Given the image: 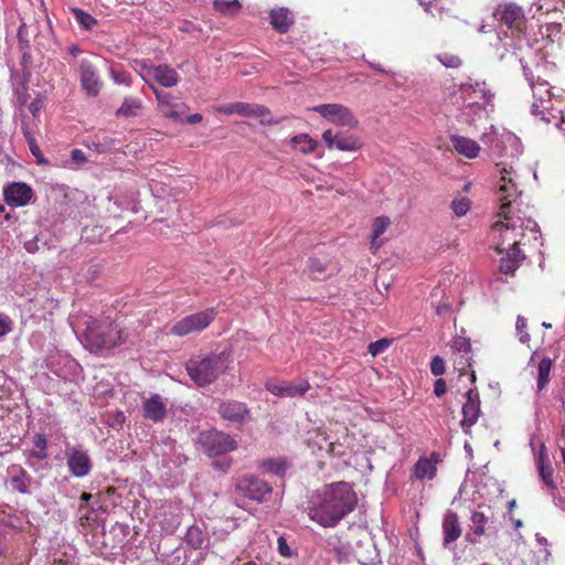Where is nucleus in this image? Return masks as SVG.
<instances>
[{
	"mask_svg": "<svg viewBox=\"0 0 565 565\" xmlns=\"http://www.w3.org/2000/svg\"><path fill=\"white\" fill-rule=\"evenodd\" d=\"M500 174L497 191L500 220L493 224L492 231L498 233L497 249L503 254L505 249L519 248L525 241L536 239L537 224L533 218L522 216L521 210L515 209L520 191L514 181L513 168L502 167Z\"/></svg>",
	"mask_w": 565,
	"mask_h": 565,
	"instance_id": "obj_1",
	"label": "nucleus"
},
{
	"mask_svg": "<svg viewBox=\"0 0 565 565\" xmlns=\"http://www.w3.org/2000/svg\"><path fill=\"white\" fill-rule=\"evenodd\" d=\"M356 504L358 497L352 486L340 481L315 491L306 510L311 521L322 527H334L355 509Z\"/></svg>",
	"mask_w": 565,
	"mask_h": 565,
	"instance_id": "obj_2",
	"label": "nucleus"
},
{
	"mask_svg": "<svg viewBox=\"0 0 565 565\" xmlns=\"http://www.w3.org/2000/svg\"><path fill=\"white\" fill-rule=\"evenodd\" d=\"M232 360L226 352H199L191 355L185 363V370L193 383L206 387L225 374Z\"/></svg>",
	"mask_w": 565,
	"mask_h": 565,
	"instance_id": "obj_3",
	"label": "nucleus"
},
{
	"mask_svg": "<svg viewBox=\"0 0 565 565\" xmlns=\"http://www.w3.org/2000/svg\"><path fill=\"white\" fill-rule=\"evenodd\" d=\"M127 339L128 333L109 319L95 320L85 331V342L90 352L115 348Z\"/></svg>",
	"mask_w": 565,
	"mask_h": 565,
	"instance_id": "obj_4",
	"label": "nucleus"
},
{
	"mask_svg": "<svg viewBox=\"0 0 565 565\" xmlns=\"http://www.w3.org/2000/svg\"><path fill=\"white\" fill-rule=\"evenodd\" d=\"M459 92L463 99L465 115L470 121L476 119L470 113L487 111L488 106L492 107L491 100L494 94L487 88L486 83H465L459 86Z\"/></svg>",
	"mask_w": 565,
	"mask_h": 565,
	"instance_id": "obj_5",
	"label": "nucleus"
},
{
	"mask_svg": "<svg viewBox=\"0 0 565 565\" xmlns=\"http://www.w3.org/2000/svg\"><path fill=\"white\" fill-rule=\"evenodd\" d=\"M198 441L209 457L221 456L237 448L233 437L214 428L200 433Z\"/></svg>",
	"mask_w": 565,
	"mask_h": 565,
	"instance_id": "obj_6",
	"label": "nucleus"
},
{
	"mask_svg": "<svg viewBox=\"0 0 565 565\" xmlns=\"http://www.w3.org/2000/svg\"><path fill=\"white\" fill-rule=\"evenodd\" d=\"M215 317L216 312L213 308L185 316L170 328L169 334L182 338L191 333L201 332L211 324Z\"/></svg>",
	"mask_w": 565,
	"mask_h": 565,
	"instance_id": "obj_7",
	"label": "nucleus"
},
{
	"mask_svg": "<svg viewBox=\"0 0 565 565\" xmlns=\"http://www.w3.org/2000/svg\"><path fill=\"white\" fill-rule=\"evenodd\" d=\"M235 487L242 495L257 502H264L273 492V488L268 482L253 475L238 478Z\"/></svg>",
	"mask_w": 565,
	"mask_h": 565,
	"instance_id": "obj_8",
	"label": "nucleus"
},
{
	"mask_svg": "<svg viewBox=\"0 0 565 565\" xmlns=\"http://www.w3.org/2000/svg\"><path fill=\"white\" fill-rule=\"evenodd\" d=\"M332 124L353 128L358 126V119L350 108L341 104H321L311 108Z\"/></svg>",
	"mask_w": 565,
	"mask_h": 565,
	"instance_id": "obj_9",
	"label": "nucleus"
},
{
	"mask_svg": "<svg viewBox=\"0 0 565 565\" xmlns=\"http://www.w3.org/2000/svg\"><path fill=\"white\" fill-rule=\"evenodd\" d=\"M150 87L156 95L158 108L166 118L177 121L180 120L182 114L189 110V106L179 97L172 96L170 93L159 90L153 85H150Z\"/></svg>",
	"mask_w": 565,
	"mask_h": 565,
	"instance_id": "obj_10",
	"label": "nucleus"
},
{
	"mask_svg": "<svg viewBox=\"0 0 565 565\" xmlns=\"http://www.w3.org/2000/svg\"><path fill=\"white\" fill-rule=\"evenodd\" d=\"M493 18L509 29L521 31L525 17L523 9L513 2L499 3L492 12Z\"/></svg>",
	"mask_w": 565,
	"mask_h": 565,
	"instance_id": "obj_11",
	"label": "nucleus"
},
{
	"mask_svg": "<svg viewBox=\"0 0 565 565\" xmlns=\"http://www.w3.org/2000/svg\"><path fill=\"white\" fill-rule=\"evenodd\" d=\"M66 463L72 476L84 478L93 469V461L86 450L79 446L68 447L65 451Z\"/></svg>",
	"mask_w": 565,
	"mask_h": 565,
	"instance_id": "obj_12",
	"label": "nucleus"
},
{
	"mask_svg": "<svg viewBox=\"0 0 565 565\" xmlns=\"http://www.w3.org/2000/svg\"><path fill=\"white\" fill-rule=\"evenodd\" d=\"M451 360L460 375L466 374L472 365V351L469 339L457 337L451 343Z\"/></svg>",
	"mask_w": 565,
	"mask_h": 565,
	"instance_id": "obj_13",
	"label": "nucleus"
},
{
	"mask_svg": "<svg viewBox=\"0 0 565 565\" xmlns=\"http://www.w3.org/2000/svg\"><path fill=\"white\" fill-rule=\"evenodd\" d=\"M4 202L11 207H22L30 203L34 192L25 182H11L2 190Z\"/></svg>",
	"mask_w": 565,
	"mask_h": 565,
	"instance_id": "obj_14",
	"label": "nucleus"
},
{
	"mask_svg": "<svg viewBox=\"0 0 565 565\" xmlns=\"http://www.w3.org/2000/svg\"><path fill=\"white\" fill-rule=\"evenodd\" d=\"M269 24L279 34H286L296 23V15L287 7H274L268 12Z\"/></svg>",
	"mask_w": 565,
	"mask_h": 565,
	"instance_id": "obj_15",
	"label": "nucleus"
},
{
	"mask_svg": "<svg viewBox=\"0 0 565 565\" xmlns=\"http://www.w3.org/2000/svg\"><path fill=\"white\" fill-rule=\"evenodd\" d=\"M79 77L83 89L89 96H96L100 90V81L93 63L84 58L79 64Z\"/></svg>",
	"mask_w": 565,
	"mask_h": 565,
	"instance_id": "obj_16",
	"label": "nucleus"
},
{
	"mask_svg": "<svg viewBox=\"0 0 565 565\" xmlns=\"http://www.w3.org/2000/svg\"><path fill=\"white\" fill-rule=\"evenodd\" d=\"M462 420L461 426L463 429L473 426L480 416V398L477 390L470 388L466 393V402L462 405Z\"/></svg>",
	"mask_w": 565,
	"mask_h": 565,
	"instance_id": "obj_17",
	"label": "nucleus"
},
{
	"mask_svg": "<svg viewBox=\"0 0 565 565\" xmlns=\"http://www.w3.org/2000/svg\"><path fill=\"white\" fill-rule=\"evenodd\" d=\"M440 461L438 452H431L429 457H420L413 468V477L417 480L434 479L437 475V463Z\"/></svg>",
	"mask_w": 565,
	"mask_h": 565,
	"instance_id": "obj_18",
	"label": "nucleus"
},
{
	"mask_svg": "<svg viewBox=\"0 0 565 565\" xmlns=\"http://www.w3.org/2000/svg\"><path fill=\"white\" fill-rule=\"evenodd\" d=\"M310 387L311 386L307 380H300L297 383L288 382L282 384H267L266 386L271 394L281 397L303 396Z\"/></svg>",
	"mask_w": 565,
	"mask_h": 565,
	"instance_id": "obj_19",
	"label": "nucleus"
},
{
	"mask_svg": "<svg viewBox=\"0 0 565 565\" xmlns=\"http://www.w3.org/2000/svg\"><path fill=\"white\" fill-rule=\"evenodd\" d=\"M142 411L143 416L153 423H160L167 416V405L159 394H153L146 399L142 405Z\"/></svg>",
	"mask_w": 565,
	"mask_h": 565,
	"instance_id": "obj_20",
	"label": "nucleus"
},
{
	"mask_svg": "<svg viewBox=\"0 0 565 565\" xmlns=\"http://www.w3.org/2000/svg\"><path fill=\"white\" fill-rule=\"evenodd\" d=\"M218 414L226 420L243 423L249 414V409L244 403L226 401L218 405Z\"/></svg>",
	"mask_w": 565,
	"mask_h": 565,
	"instance_id": "obj_21",
	"label": "nucleus"
},
{
	"mask_svg": "<svg viewBox=\"0 0 565 565\" xmlns=\"http://www.w3.org/2000/svg\"><path fill=\"white\" fill-rule=\"evenodd\" d=\"M536 468L540 478L545 483V486L552 491L556 490L557 486L553 479L554 469L548 463V456L544 444H542L540 447L539 456L536 459Z\"/></svg>",
	"mask_w": 565,
	"mask_h": 565,
	"instance_id": "obj_22",
	"label": "nucleus"
},
{
	"mask_svg": "<svg viewBox=\"0 0 565 565\" xmlns=\"http://www.w3.org/2000/svg\"><path fill=\"white\" fill-rule=\"evenodd\" d=\"M148 74L164 87H173L180 81L177 71L168 65L151 66L148 68Z\"/></svg>",
	"mask_w": 565,
	"mask_h": 565,
	"instance_id": "obj_23",
	"label": "nucleus"
},
{
	"mask_svg": "<svg viewBox=\"0 0 565 565\" xmlns=\"http://www.w3.org/2000/svg\"><path fill=\"white\" fill-rule=\"evenodd\" d=\"M443 533H444V543L447 545L457 541L461 533V526L459 523V518L456 512L448 511L443 521Z\"/></svg>",
	"mask_w": 565,
	"mask_h": 565,
	"instance_id": "obj_24",
	"label": "nucleus"
},
{
	"mask_svg": "<svg viewBox=\"0 0 565 565\" xmlns=\"http://www.w3.org/2000/svg\"><path fill=\"white\" fill-rule=\"evenodd\" d=\"M450 141L455 150L465 156L468 159H475L479 156L480 146L472 139L454 135L450 137Z\"/></svg>",
	"mask_w": 565,
	"mask_h": 565,
	"instance_id": "obj_25",
	"label": "nucleus"
},
{
	"mask_svg": "<svg viewBox=\"0 0 565 565\" xmlns=\"http://www.w3.org/2000/svg\"><path fill=\"white\" fill-rule=\"evenodd\" d=\"M236 114L244 117L260 118L263 125L275 124L274 121L265 119L270 114V110L263 105L236 102Z\"/></svg>",
	"mask_w": 565,
	"mask_h": 565,
	"instance_id": "obj_26",
	"label": "nucleus"
},
{
	"mask_svg": "<svg viewBox=\"0 0 565 565\" xmlns=\"http://www.w3.org/2000/svg\"><path fill=\"white\" fill-rule=\"evenodd\" d=\"M505 257L501 258L499 270L504 275H513L524 260L525 255L520 248L505 249Z\"/></svg>",
	"mask_w": 565,
	"mask_h": 565,
	"instance_id": "obj_27",
	"label": "nucleus"
},
{
	"mask_svg": "<svg viewBox=\"0 0 565 565\" xmlns=\"http://www.w3.org/2000/svg\"><path fill=\"white\" fill-rule=\"evenodd\" d=\"M10 477V484L14 491L20 493H29V487L31 483V477L23 468H12Z\"/></svg>",
	"mask_w": 565,
	"mask_h": 565,
	"instance_id": "obj_28",
	"label": "nucleus"
},
{
	"mask_svg": "<svg viewBox=\"0 0 565 565\" xmlns=\"http://www.w3.org/2000/svg\"><path fill=\"white\" fill-rule=\"evenodd\" d=\"M290 145L294 149L303 154L312 153L318 147V142L313 140L308 134H299L294 136L290 139Z\"/></svg>",
	"mask_w": 565,
	"mask_h": 565,
	"instance_id": "obj_29",
	"label": "nucleus"
},
{
	"mask_svg": "<svg viewBox=\"0 0 565 565\" xmlns=\"http://www.w3.org/2000/svg\"><path fill=\"white\" fill-rule=\"evenodd\" d=\"M142 109V102L136 97H127L125 98L121 106L117 109V117H135L138 116L140 110Z\"/></svg>",
	"mask_w": 565,
	"mask_h": 565,
	"instance_id": "obj_30",
	"label": "nucleus"
},
{
	"mask_svg": "<svg viewBox=\"0 0 565 565\" xmlns=\"http://www.w3.org/2000/svg\"><path fill=\"white\" fill-rule=\"evenodd\" d=\"M287 461L282 458L279 459H265L259 463V469L264 473L275 475L282 477L287 471Z\"/></svg>",
	"mask_w": 565,
	"mask_h": 565,
	"instance_id": "obj_31",
	"label": "nucleus"
},
{
	"mask_svg": "<svg viewBox=\"0 0 565 565\" xmlns=\"http://www.w3.org/2000/svg\"><path fill=\"white\" fill-rule=\"evenodd\" d=\"M391 221L387 216H377L374 218L372 224V243L371 248L376 250L381 245L382 242H377L380 236L387 230L390 226Z\"/></svg>",
	"mask_w": 565,
	"mask_h": 565,
	"instance_id": "obj_32",
	"label": "nucleus"
},
{
	"mask_svg": "<svg viewBox=\"0 0 565 565\" xmlns=\"http://www.w3.org/2000/svg\"><path fill=\"white\" fill-rule=\"evenodd\" d=\"M553 361L544 356L537 367V392H542L550 382V373L552 370Z\"/></svg>",
	"mask_w": 565,
	"mask_h": 565,
	"instance_id": "obj_33",
	"label": "nucleus"
},
{
	"mask_svg": "<svg viewBox=\"0 0 565 565\" xmlns=\"http://www.w3.org/2000/svg\"><path fill=\"white\" fill-rule=\"evenodd\" d=\"M23 136L28 142L31 153L35 157L39 164H47L49 161L43 157L42 151L38 145L34 135L30 131L26 126H22Z\"/></svg>",
	"mask_w": 565,
	"mask_h": 565,
	"instance_id": "obj_34",
	"label": "nucleus"
},
{
	"mask_svg": "<svg viewBox=\"0 0 565 565\" xmlns=\"http://www.w3.org/2000/svg\"><path fill=\"white\" fill-rule=\"evenodd\" d=\"M334 147L342 151H353L360 149L361 145L353 135L335 134Z\"/></svg>",
	"mask_w": 565,
	"mask_h": 565,
	"instance_id": "obj_35",
	"label": "nucleus"
},
{
	"mask_svg": "<svg viewBox=\"0 0 565 565\" xmlns=\"http://www.w3.org/2000/svg\"><path fill=\"white\" fill-rule=\"evenodd\" d=\"M71 11L83 29L89 31L97 24V20L90 13L78 8H72Z\"/></svg>",
	"mask_w": 565,
	"mask_h": 565,
	"instance_id": "obj_36",
	"label": "nucleus"
},
{
	"mask_svg": "<svg viewBox=\"0 0 565 565\" xmlns=\"http://www.w3.org/2000/svg\"><path fill=\"white\" fill-rule=\"evenodd\" d=\"M241 3L238 0H215L214 8L223 14L235 15L241 10Z\"/></svg>",
	"mask_w": 565,
	"mask_h": 565,
	"instance_id": "obj_37",
	"label": "nucleus"
},
{
	"mask_svg": "<svg viewBox=\"0 0 565 565\" xmlns=\"http://www.w3.org/2000/svg\"><path fill=\"white\" fill-rule=\"evenodd\" d=\"M185 542L194 550H199L204 544V536L198 526H191L185 534Z\"/></svg>",
	"mask_w": 565,
	"mask_h": 565,
	"instance_id": "obj_38",
	"label": "nucleus"
},
{
	"mask_svg": "<svg viewBox=\"0 0 565 565\" xmlns=\"http://www.w3.org/2000/svg\"><path fill=\"white\" fill-rule=\"evenodd\" d=\"M515 330L519 341L530 348L531 335L527 331V319L523 316H518Z\"/></svg>",
	"mask_w": 565,
	"mask_h": 565,
	"instance_id": "obj_39",
	"label": "nucleus"
},
{
	"mask_svg": "<svg viewBox=\"0 0 565 565\" xmlns=\"http://www.w3.org/2000/svg\"><path fill=\"white\" fill-rule=\"evenodd\" d=\"M450 207L457 217H461L470 210L471 201L466 196H457L451 201Z\"/></svg>",
	"mask_w": 565,
	"mask_h": 565,
	"instance_id": "obj_40",
	"label": "nucleus"
},
{
	"mask_svg": "<svg viewBox=\"0 0 565 565\" xmlns=\"http://www.w3.org/2000/svg\"><path fill=\"white\" fill-rule=\"evenodd\" d=\"M472 531L477 536H482L486 533L484 525L488 518L483 512L475 511L471 515Z\"/></svg>",
	"mask_w": 565,
	"mask_h": 565,
	"instance_id": "obj_41",
	"label": "nucleus"
},
{
	"mask_svg": "<svg viewBox=\"0 0 565 565\" xmlns=\"http://www.w3.org/2000/svg\"><path fill=\"white\" fill-rule=\"evenodd\" d=\"M392 343V340L390 339H380L375 342H371L367 347V352L372 355V356H376L381 353H383L385 350L388 349V347L391 345Z\"/></svg>",
	"mask_w": 565,
	"mask_h": 565,
	"instance_id": "obj_42",
	"label": "nucleus"
},
{
	"mask_svg": "<svg viewBox=\"0 0 565 565\" xmlns=\"http://www.w3.org/2000/svg\"><path fill=\"white\" fill-rule=\"evenodd\" d=\"M425 11L429 12L434 18L438 17L439 21H444L445 18H451L449 12L438 3L429 2L426 6Z\"/></svg>",
	"mask_w": 565,
	"mask_h": 565,
	"instance_id": "obj_43",
	"label": "nucleus"
},
{
	"mask_svg": "<svg viewBox=\"0 0 565 565\" xmlns=\"http://www.w3.org/2000/svg\"><path fill=\"white\" fill-rule=\"evenodd\" d=\"M309 273L313 279H318L320 274L326 270L324 264L318 258H310L308 262Z\"/></svg>",
	"mask_w": 565,
	"mask_h": 565,
	"instance_id": "obj_44",
	"label": "nucleus"
},
{
	"mask_svg": "<svg viewBox=\"0 0 565 565\" xmlns=\"http://www.w3.org/2000/svg\"><path fill=\"white\" fill-rule=\"evenodd\" d=\"M430 371L434 375H441L445 373V361L443 358L436 355L430 361Z\"/></svg>",
	"mask_w": 565,
	"mask_h": 565,
	"instance_id": "obj_45",
	"label": "nucleus"
},
{
	"mask_svg": "<svg viewBox=\"0 0 565 565\" xmlns=\"http://www.w3.org/2000/svg\"><path fill=\"white\" fill-rule=\"evenodd\" d=\"M278 552L284 557H291L292 551L284 536L277 539Z\"/></svg>",
	"mask_w": 565,
	"mask_h": 565,
	"instance_id": "obj_46",
	"label": "nucleus"
},
{
	"mask_svg": "<svg viewBox=\"0 0 565 565\" xmlns=\"http://www.w3.org/2000/svg\"><path fill=\"white\" fill-rule=\"evenodd\" d=\"M12 329V321L8 316L0 312V339L8 334Z\"/></svg>",
	"mask_w": 565,
	"mask_h": 565,
	"instance_id": "obj_47",
	"label": "nucleus"
},
{
	"mask_svg": "<svg viewBox=\"0 0 565 565\" xmlns=\"http://www.w3.org/2000/svg\"><path fill=\"white\" fill-rule=\"evenodd\" d=\"M71 159L76 164H83L87 161L85 153L81 149H73L71 152Z\"/></svg>",
	"mask_w": 565,
	"mask_h": 565,
	"instance_id": "obj_48",
	"label": "nucleus"
},
{
	"mask_svg": "<svg viewBox=\"0 0 565 565\" xmlns=\"http://www.w3.org/2000/svg\"><path fill=\"white\" fill-rule=\"evenodd\" d=\"M447 392V384H446V381L444 379H438L436 382H435V385H434V393L436 396L440 397L441 395H444L445 393Z\"/></svg>",
	"mask_w": 565,
	"mask_h": 565,
	"instance_id": "obj_49",
	"label": "nucleus"
},
{
	"mask_svg": "<svg viewBox=\"0 0 565 565\" xmlns=\"http://www.w3.org/2000/svg\"><path fill=\"white\" fill-rule=\"evenodd\" d=\"M440 61L447 67H458L461 64V61L457 56H443Z\"/></svg>",
	"mask_w": 565,
	"mask_h": 565,
	"instance_id": "obj_50",
	"label": "nucleus"
},
{
	"mask_svg": "<svg viewBox=\"0 0 565 565\" xmlns=\"http://www.w3.org/2000/svg\"><path fill=\"white\" fill-rule=\"evenodd\" d=\"M216 111L221 113V114H224V115H227V116L236 114V103H232V104H227V105H222V106L216 108Z\"/></svg>",
	"mask_w": 565,
	"mask_h": 565,
	"instance_id": "obj_51",
	"label": "nucleus"
},
{
	"mask_svg": "<svg viewBox=\"0 0 565 565\" xmlns=\"http://www.w3.org/2000/svg\"><path fill=\"white\" fill-rule=\"evenodd\" d=\"M322 139L327 143L328 148H333L335 142V135L332 132L331 129L326 130L322 134Z\"/></svg>",
	"mask_w": 565,
	"mask_h": 565,
	"instance_id": "obj_52",
	"label": "nucleus"
},
{
	"mask_svg": "<svg viewBox=\"0 0 565 565\" xmlns=\"http://www.w3.org/2000/svg\"><path fill=\"white\" fill-rule=\"evenodd\" d=\"M33 443H34V446H35L36 448H39L40 450H46V447H47V440H46V438H45V436H44V435L36 434V435L34 436V440H33Z\"/></svg>",
	"mask_w": 565,
	"mask_h": 565,
	"instance_id": "obj_53",
	"label": "nucleus"
},
{
	"mask_svg": "<svg viewBox=\"0 0 565 565\" xmlns=\"http://www.w3.org/2000/svg\"><path fill=\"white\" fill-rule=\"evenodd\" d=\"M213 467L220 471L226 472L231 467V460H215Z\"/></svg>",
	"mask_w": 565,
	"mask_h": 565,
	"instance_id": "obj_54",
	"label": "nucleus"
},
{
	"mask_svg": "<svg viewBox=\"0 0 565 565\" xmlns=\"http://www.w3.org/2000/svg\"><path fill=\"white\" fill-rule=\"evenodd\" d=\"M203 119L202 115L201 114H193V115H190L188 118H186V122L188 124H191V125H195V124H199L201 122Z\"/></svg>",
	"mask_w": 565,
	"mask_h": 565,
	"instance_id": "obj_55",
	"label": "nucleus"
},
{
	"mask_svg": "<svg viewBox=\"0 0 565 565\" xmlns=\"http://www.w3.org/2000/svg\"><path fill=\"white\" fill-rule=\"evenodd\" d=\"M41 103L39 100H34L30 104L29 109L30 111L35 115L40 110Z\"/></svg>",
	"mask_w": 565,
	"mask_h": 565,
	"instance_id": "obj_56",
	"label": "nucleus"
},
{
	"mask_svg": "<svg viewBox=\"0 0 565 565\" xmlns=\"http://www.w3.org/2000/svg\"><path fill=\"white\" fill-rule=\"evenodd\" d=\"M3 214L4 221H9L11 218V215L9 213H6L4 205L0 204V216Z\"/></svg>",
	"mask_w": 565,
	"mask_h": 565,
	"instance_id": "obj_57",
	"label": "nucleus"
},
{
	"mask_svg": "<svg viewBox=\"0 0 565 565\" xmlns=\"http://www.w3.org/2000/svg\"><path fill=\"white\" fill-rule=\"evenodd\" d=\"M34 456H35L38 459H40V460H44V459H46L47 454H46V451H45V450H40V449H39V451L34 454Z\"/></svg>",
	"mask_w": 565,
	"mask_h": 565,
	"instance_id": "obj_58",
	"label": "nucleus"
},
{
	"mask_svg": "<svg viewBox=\"0 0 565 565\" xmlns=\"http://www.w3.org/2000/svg\"><path fill=\"white\" fill-rule=\"evenodd\" d=\"M511 521H512L514 529H516V530L523 526V522L520 519L511 518Z\"/></svg>",
	"mask_w": 565,
	"mask_h": 565,
	"instance_id": "obj_59",
	"label": "nucleus"
},
{
	"mask_svg": "<svg viewBox=\"0 0 565 565\" xmlns=\"http://www.w3.org/2000/svg\"><path fill=\"white\" fill-rule=\"evenodd\" d=\"M70 53H71L73 56H77V55L81 53V50H79L77 46H71V47H70Z\"/></svg>",
	"mask_w": 565,
	"mask_h": 565,
	"instance_id": "obj_60",
	"label": "nucleus"
},
{
	"mask_svg": "<svg viewBox=\"0 0 565 565\" xmlns=\"http://www.w3.org/2000/svg\"><path fill=\"white\" fill-rule=\"evenodd\" d=\"M508 507L510 512L513 511L516 508V501L514 499L509 501Z\"/></svg>",
	"mask_w": 565,
	"mask_h": 565,
	"instance_id": "obj_61",
	"label": "nucleus"
},
{
	"mask_svg": "<svg viewBox=\"0 0 565 565\" xmlns=\"http://www.w3.org/2000/svg\"><path fill=\"white\" fill-rule=\"evenodd\" d=\"M90 498H92V494H90V493L83 492V493L81 494V500H82V501H88Z\"/></svg>",
	"mask_w": 565,
	"mask_h": 565,
	"instance_id": "obj_62",
	"label": "nucleus"
},
{
	"mask_svg": "<svg viewBox=\"0 0 565 565\" xmlns=\"http://www.w3.org/2000/svg\"><path fill=\"white\" fill-rule=\"evenodd\" d=\"M559 440L564 441L565 445V424L563 425L561 433H559Z\"/></svg>",
	"mask_w": 565,
	"mask_h": 565,
	"instance_id": "obj_63",
	"label": "nucleus"
},
{
	"mask_svg": "<svg viewBox=\"0 0 565 565\" xmlns=\"http://www.w3.org/2000/svg\"><path fill=\"white\" fill-rule=\"evenodd\" d=\"M117 420H118V422H124V420H125V416H124V414H122V413H118V415H117Z\"/></svg>",
	"mask_w": 565,
	"mask_h": 565,
	"instance_id": "obj_64",
	"label": "nucleus"
}]
</instances>
